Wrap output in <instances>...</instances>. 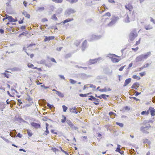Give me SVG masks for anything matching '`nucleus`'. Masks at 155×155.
Segmentation results:
<instances>
[{
  "label": "nucleus",
  "instance_id": "79ce46f5",
  "mask_svg": "<svg viewBox=\"0 0 155 155\" xmlns=\"http://www.w3.org/2000/svg\"><path fill=\"white\" fill-rule=\"evenodd\" d=\"M52 1L56 3H61L63 0H52Z\"/></svg>",
  "mask_w": 155,
  "mask_h": 155
},
{
  "label": "nucleus",
  "instance_id": "c9c22d12",
  "mask_svg": "<svg viewBox=\"0 0 155 155\" xmlns=\"http://www.w3.org/2000/svg\"><path fill=\"white\" fill-rule=\"evenodd\" d=\"M149 114V110H147V111H143L141 113V114L142 115L146 114L147 115Z\"/></svg>",
  "mask_w": 155,
  "mask_h": 155
},
{
  "label": "nucleus",
  "instance_id": "49530a36",
  "mask_svg": "<svg viewBox=\"0 0 155 155\" xmlns=\"http://www.w3.org/2000/svg\"><path fill=\"white\" fill-rule=\"evenodd\" d=\"M62 117H64V119H62L61 120V122L62 123H64L65 122V121L66 120V117H65V116L63 115Z\"/></svg>",
  "mask_w": 155,
  "mask_h": 155
},
{
  "label": "nucleus",
  "instance_id": "2eb2a0df",
  "mask_svg": "<svg viewBox=\"0 0 155 155\" xmlns=\"http://www.w3.org/2000/svg\"><path fill=\"white\" fill-rule=\"evenodd\" d=\"M140 84L138 82H135L131 86V88L137 89L139 86Z\"/></svg>",
  "mask_w": 155,
  "mask_h": 155
},
{
  "label": "nucleus",
  "instance_id": "0eeeda50",
  "mask_svg": "<svg viewBox=\"0 0 155 155\" xmlns=\"http://www.w3.org/2000/svg\"><path fill=\"white\" fill-rule=\"evenodd\" d=\"M102 59L101 58H96L93 59H90L88 61V64H93Z\"/></svg>",
  "mask_w": 155,
  "mask_h": 155
},
{
  "label": "nucleus",
  "instance_id": "f03ea898",
  "mask_svg": "<svg viewBox=\"0 0 155 155\" xmlns=\"http://www.w3.org/2000/svg\"><path fill=\"white\" fill-rule=\"evenodd\" d=\"M125 18L124 19V21L126 23H128L130 21L134 20V17L133 16V14L130 13L129 15L126 14L124 15Z\"/></svg>",
  "mask_w": 155,
  "mask_h": 155
},
{
  "label": "nucleus",
  "instance_id": "58836bf2",
  "mask_svg": "<svg viewBox=\"0 0 155 155\" xmlns=\"http://www.w3.org/2000/svg\"><path fill=\"white\" fill-rule=\"evenodd\" d=\"M70 83L72 84H74L77 82L76 81H74V80L71 79H70Z\"/></svg>",
  "mask_w": 155,
  "mask_h": 155
},
{
  "label": "nucleus",
  "instance_id": "6e6d98bb",
  "mask_svg": "<svg viewBox=\"0 0 155 155\" xmlns=\"http://www.w3.org/2000/svg\"><path fill=\"white\" fill-rule=\"evenodd\" d=\"M41 87H44L45 89H47L49 88V87L45 86L44 85H41Z\"/></svg>",
  "mask_w": 155,
  "mask_h": 155
},
{
  "label": "nucleus",
  "instance_id": "4d7b16f0",
  "mask_svg": "<svg viewBox=\"0 0 155 155\" xmlns=\"http://www.w3.org/2000/svg\"><path fill=\"white\" fill-rule=\"evenodd\" d=\"M126 66V65H124L123 66L121 67L119 69V71H122L123 70V69Z\"/></svg>",
  "mask_w": 155,
  "mask_h": 155
},
{
  "label": "nucleus",
  "instance_id": "bf43d9fd",
  "mask_svg": "<svg viewBox=\"0 0 155 155\" xmlns=\"http://www.w3.org/2000/svg\"><path fill=\"white\" fill-rule=\"evenodd\" d=\"M50 60L51 61H52L53 62H54V63H57V62H56V61H55V59L54 58H50Z\"/></svg>",
  "mask_w": 155,
  "mask_h": 155
},
{
  "label": "nucleus",
  "instance_id": "5701e85b",
  "mask_svg": "<svg viewBox=\"0 0 155 155\" xmlns=\"http://www.w3.org/2000/svg\"><path fill=\"white\" fill-rule=\"evenodd\" d=\"M56 94L60 97H63L64 96V94L59 91H57V93Z\"/></svg>",
  "mask_w": 155,
  "mask_h": 155
},
{
  "label": "nucleus",
  "instance_id": "423d86ee",
  "mask_svg": "<svg viewBox=\"0 0 155 155\" xmlns=\"http://www.w3.org/2000/svg\"><path fill=\"white\" fill-rule=\"evenodd\" d=\"M151 127V126L149 124L147 125H145L142 126L141 127V130L145 133H148V132H147V130L149 129V128Z\"/></svg>",
  "mask_w": 155,
  "mask_h": 155
},
{
  "label": "nucleus",
  "instance_id": "de8ad7c7",
  "mask_svg": "<svg viewBox=\"0 0 155 155\" xmlns=\"http://www.w3.org/2000/svg\"><path fill=\"white\" fill-rule=\"evenodd\" d=\"M116 124L119 126L121 127H123V124L122 123L116 122Z\"/></svg>",
  "mask_w": 155,
  "mask_h": 155
},
{
  "label": "nucleus",
  "instance_id": "f704fd0d",
  "mask_svg": "<svg viewBox=\"0 0 155 155\" xmlns=\"http://www.w3.org/2000/svg\"><path fill=\"white\" fill-rule=\"evenodd\" d=\"M132 78L135 79H137L138 80L140 79V77L137 76L136 75H134L133 76Z\"/></svg>",
  "mask_w": 155,
  "mask_h": 155
},
{
  "label": "nucleus",
  "instance_id": "f8f14e48",
  "mask_svg": "<svg viewBox=\"0 0 155 155\" xmlns=\"http://www.w3.org/2000/svg\"><path fill=\"white\" fill-rule=\"evenodd\" d=\"M144 28L146 30H149L153 29V27L151 25L149 24H146L144 25Z\"/></svg>",
  "mask_w": 155,
  "mask_h": 155
},
{
  "label": "nucleus",
  "instance_id": "6e6552de",
  "mask_svg": "<svg viewBox=\"0 0 155 155\" xmlns=\"http://www.w3.org/2000/svg\"><path fill=\"white\" fill-rule=\"evenodd\" d=\"M101 37V36L96 35H92L90 36L89 40L90 41H92L94 40H97L100 39Z\"/></svg>",
  "mask_w": 155,
  "mask_h": 155
},
{
  "label": "nucleus",
  "instance_id": "412c9836",
  "mask_svg": "<svg viewBox=\"0 0 155 155\" xmlns=\"http://www.w3.org/2000/svg\"><path fill=\"white\" fill-rule=\"evenodd\" d=\"M94 102V103L96 105H98L99 104V102H100V101L99 99H97L95 98V99H94V100H93Z\"/></svg>",
  "mask_w": 155,
  "mask_h": 155
},
{
  "label": "nucleus",
  "instance_id": "ddd939ff",
  "mask_svg": "<svg viewBox=\"0 0 155 155\" xmlns=\"http://www.w3.org/2000/svg\"><path fill=\"white\" fill-rule=\"evenodd\" d=\"M45 38L44 40L45 41H49L51 40H53L54 39V37L53 36H50L47 37L46 36H45Z\"/></svg>",
  "mask_w": 155,
  "mask_h": 155
},
{
  "label": "nucleus",
  "instance_id": "72a5a7b5",
  "mask_svg": "<svg viewBox=\"0 0 155 155\" xmlns=\"http://www.w3.org/2000/svg\"><path fill=\"white\" fill-rule=\"evenodd\" d=\"M51 19H52L54 20L55 21H57L58 20V18L56 16V15L55 14H54L51 17Z\"/></svg>",
  "mask_w": 155,
  "mask_h": 155
},
{
  "label": "nucleus",
  "instance_id": "39448f33",
  "mask_svg": "<svg viewBox=\"0 0 155 155\" xmlns=\"http://www.w3.org/2000/svg\"><path fill=\"white\" fill-rule=\"evenodd\" d=\"M75 11L74 9L71 8H69L67 9L66 10L65 12V15H66L67 17H68L71 14L75 13Z\"/></svg>",
  "mask_w": 155,
  "mask_h": 155
},
{
  "label": "nucleus",
  "instance_id": "e2e57ef3",
  "mask_svg": "<svg viewBox=\"0 0 155 155\" xmlns=\"http://www.w3.org/2000/svg\"><path fill=\"white\" fill-rule=\"evenodd\" d=\"M150 21L155 24V20L154 19L151 17L150 18Z\"/></svg>",
  "mask_w": 155,
  "mask_h": 155
},
{
  "label": "nucleus",
  "instance_id": "f3484780",
  "mask_svg": "<svg viewBox=\"0 0 155 155\" xmlns=\"http://www.w3.org/2000/svg\"><path fill=\"white\" fill-rule=\"evenodd\" d=\"M95 96L96 97H97L100 98H103L105 100H106L107 99V98L106 97H108L109 96L108 95H107L105 94H101L100 96H97V95L96 94L95 95Z\"/></svg>",
  "mask_w": 155,
  "mask_h": 155
},
{
  "label": "nucleus",
  "instance_id": "13d9d810",
  "mask_svg": "<svg viewBox=\"0 0 155 155\" xmlns=\"http://www.w3.org/2000/svg\"><path fill=\"white\" fill-rule=\"evenodd\" d=\"M89 85H90V87L91 88H92L94 89H95L96 87V86L95 85H94L92 84H89Z\"/></svg>",
  "mask_w": 155,
  "mask_h": 155
},
{
  "label": "nucleus",
  "instance_id": "4c0bfd02",
  "mask_svg": "<svg viewBox=\"0 0 155 155\" xmlns=\"http://www.w3.org/2000/svg\"><path fill=\"white\" fill-rule=\"evenodd\" d=\"M90 98H88V100L91 101L94 100V99H95V97L92 95L89 96Z\"/></svg>",
  "mask_w": 155,
  "mask_h": 155
},
{
  "label": "nucleus",
  "instance_id": "f257e3e1",
  "mask_svg": "<svg viewBox=\"0 0 155 155\" xmlns=\"http://www.w3.org/2000/svg\"><path fill=\"white\" fill-rule=\"evenodd\" d=\"M150 52H148L145 54L140 55L137 56L136 58V62L140 61L143 60L144 59H147L149 56L150 55Z\"/></svg>",
  "mask_w": 155,
  "mask_h": 155
},
{
  "label": "nucleus",
  "instance_id": "774afa93",
  "mask_svg": "<svg viewBox=\"0 0 155 155\" xmlns=\"http://www.w3.org/2000/svg\"><path fill=\"white\" fill-rule=\"evenodd\" d=\"M109 20V18H105V21H104V23L106 24L107 23V22H108Z\"/></svg>",
  "mask_w": 155,
  "mask_h": 155
},
{
  "label": "nucleus",
  "instance_id": "a18cd8bd",
  "mask_svg": "<svg viewBox=\"0 0 155 155\" xmlns=\"http://www.w3.org/2000/svg\"><path fill=\"white\" fill-rule=\"evenodd\" d=\"M59 148L63 152V153H64L66 155H68V152H67L66 151H65L63 150L62 148L61 147H59Z\"/></svg>",
  "mask_w": 155,
  "mask_h": 155
},
{
  "label": "nucleus",
  "instance_id": "20e7f679",
  "mask_svg": "<svg viewBox=\"0 0 155 155\" xmlns=\"http://www.w3.org/2000/svg\"><path fill=\"white\" fill-rule=\"evenodd\" d=\"M136 29H133L130 32L129 35V38L131 41H133L138 35Z\"/></svg>",
  "mask_w": 155,
  "mask_h": 155
},
{
  "label": "nucleus",
  "instance_id": "603ef678",
  "mask_svg": "<svg viewBox=\"0 0 155 155\" xmlns=\"http://www.w3.org/2000/svg\"><path fill=\"white\" fill-rule=\"evenodd\" d=\"M2 74L4 75L5 77H6L8 78H9L8 74L6 73H4Z\"/></svg>",
  "mask_w": 155,
  "mask_h": 155
},
{
  "label": "nucleus",
  "instance_id": "69168bd1",
  "mask_svg": "<svg viewBox=\"0 0 155 155\" xmlns=\"http://www.w3.org/2000/svg\"><path fill=\"white\" fill-rule=\"evenodd\" d=\"M23 3L24 5L25 6V7H27V2L26 1H24L23 2Z\"/></svg>",
  "mask_w": 155,
  "mask_h": 155
},
{
  "label": "nucleus",
  "instance_id": "37998d69",
  "mask_svg": "<svg viewBox=\"0 0 155 155\" xmlns=\"http://www.w3.org/2000/svg\"><path fill=\"white\" fill-rule=\"evenodd\" d=\"M99 91L100 92H106L107 91V89L105 87L103 89H101L99 90Z\"/></svg>",
  "mask_w": 155,
  "mask_h": 155
},
{
  "label": "nucleus",
  "instance_id": "dca6fc26",
  "mask_svg": "<svg viewBox=\"0 0 155 155\" xmlns=\"http://www.w3.org/2000/svg\"><path fill=\"white\" fill-rule=\"evenodd\" d=\"M131 79L130 78L126 79L125 81V82L123 86L124 87L126 86L128 84H129L131 82Z\"/></svg>",
  "mask_w": 155,
  "mask_h": 155
},
{
  "label": "nucleus",
  "instance_id": "1a4fd4ad",
  "mask_svg": "<svg viewBox=\"0 0 155 155\" xmlns=\"http://www.w3.org/2000/svg\"><path fill=\"white\" fill-rule=\"evenodd\" d=\"M125 8L126 9L128 10L130 12H131L133 9V7L132 4L130 3H129L125 5Z\"/></svg>",
  "mask_w": 155,
  "mask_h": 155
},
{
  "label": "nucleus",
  "instance_id": "aec40b11",
  "mask_svg": "<svg viewBox=\"0 0 155 155\" xmlns=\"http://www.w3.org/2000/svg\"><path fill=\"white\" fill-rule=\"evenodd\" d=\"M73 20L74 19L73 18H68L61 22V23L63 24H64L65 23L71 21Z\"/></svg>",
  "mask_w": 155,
  "mask_h": 155
},
{
  "label": "nucleus",
  "instance_id": "5fc2aeb1",
  "mask_svg": "<svg viewBox=\"0 0 155 155\" xmlns=\"http://www.w3.org/2000/svg\"><path fill=\"white\" fill-rule=\"evenodd\" d=\"M140 38L138 40V41H137L136 42L135 45H138L140 43Z\"/></svg>",
  "mask_w": 155,
  "mask_h": 155
},
{
  "label": "nucleus",
  "instance_id": "a878e982",
  "mask_svg": "<svg viewBox=\"0 0 155 155\" xmlns=\"http://www.w3.org/2000/svg\"><path fill=\"white\" fill-rule=\"evenodd\" d=\"M45 8L44 7H38L37 11L41 12V11H44L45 10Z\"/></svg>",
  "mask_w": 155,
  "mask_h": 155
},
{
  "label": "nucleus",
  "instance_id": "473e14b6",
  "mask_svg": "<svg viewBox=\"0 0 155 155\" xmlns=\"http://www.w3.org/2000/svg\"><path fill=\"white\" fill-rule=\"evenodd\" d=\"M80 42L79 40H76L74 43V45L77 46L78 47L80 44Z\"/></svg>",
  "mask_w": 155,
  "mask_h": 155
},
{
  "label": "nucleus",
  "instance_id": "0e129e2a",
  "mask_svg": "<svg viewBox=\"0 0 155 155\" xmlns=\"http://www.w3.org/2000/svg\"><path fill=\"white\" fill-rule=\"evenodd\" d=\"M27 133L28 134V136L29 137H31L32 135V133L30 132L29 131H28Z\"/></svg>",
  "mask_w": 155,
  "mask_h": 155
},
{
  "label": "nucleus",
  "instance_id": "680f3d73",
  "mask_svg": "<svg viewBox=\"0 0 155 155\" xmlns=\"http://www.w3.org/2000/svg\"><path fill=\"white\" fill-rule=\"evenodd\" d=\"M140 94H141L140 92L139 93V92H138L137 91H135V96H137L138 95H139Z\"/></svg>",
  "mask_w": 155,
  "mask_h": 155
},
{
  "label": "nucleus",
  "instance_id": "2f4dec72",
  "mask_svg": "<svg viewBox=\"0 0 155 155\" xmlns=\"http://www.w3.org/2000/svg\"><path fill=\"white\" fill-rule=\"evenodd\" d=\"M26 99L30 102H31L32 100V99L28 95H27V97H26Z\"/></svg>",
  "mask_w": 155,
  "mask_h": 155
},
{
  "label": "nucleus",
  "instance_id": "bb28decb",
  "mask_svg": "<svg viewBox=\"0 0 155 155\" xmlns=\"http://www.w3.org/2000/svg\"><path fill=\"white\" fill-rule=\"evenodd\" d=\"M22 13L27 18H30V15L28 14L27 12H23Z\"/></svg>",
  "mask_w": 155,
  "mask_h": 155
},
{
  "label": "nucleus",
  "instance_id": "c03bdc74",
  "mask_svg": "<svg viewBox=\"0 0 155 155\" xmlns=\"http://www.w3.org/2000/svg\"><path fill=\"white\" fill-rule=\"evenodd\" d=\"M143 143H144L149 144L150 143V141L147 139H145L143 140Z\"/></svg>",
  "mask_w": 155,
  "mask_h": 155
},
{
  "label": "nucleus",
  "instance_id": "338daca9",
  "mask_svg": "<svg viewBox=\"0 0 155 155\" xmlns=\"http://www.w3.org/2000/svg\"><path fill=\"white\" fill-rule=\"evenodd\" d=\"M132 50L134 51L135 52H136L138 50V47H137L136 48H132Z\"/></svg>",
  "mask_w": 155,
  "mask_h": 155
},
{
  "label": "nucleus",
  "instance_id": "c756f323",
  "mask_svg": "<svg viewBox=\"0 0 155 155\" xmlns=\"http://www.w3.org/2000/svg\"><path fill=\"white\" fill-rule=\"evenodd\" d=\"M91 94V93H89L87 94H79V96L81 97H86L87 95H88L89 94Z\"/></svg>",
  "mask_w": 155,
  "mask_h": 155
},
{
  "label": "nucleus",
  "instance_id": "9d476101",
  "mask_svg": "<svg viewBox=\"0 0 155 155\" xmlns=\"http://www.w3.org/2000/svg\"><path fill=\"white\" fill-rule=\"evenodd\" d=\"M31 125L33 127L35 128H40L41 125L39 124H38L35 122H32L31 123Z\"/></svg>",
  "mask_w": 155,
  "mask_h": 155
},
{
  "label": "nucleus",
  "instance_id": "e433bc0d",
  "mask_svg": "<svg viewBox=\"0 0 155 155\" xmlns=\"http://www.w3.org/2000/svg\"><path fill=\"white\" fill-rule=\"evenodd\" d=\"M78 0H71L69 2L71 4H73L77 2Z\"/></svg>",
  "mask_w": 155,
  "mask_h": 155
},
{
  "label": "nucleus",
  "instance_id": "9b49d317",
  "mask_svg": "<svg viewBox=\"0 0 155 155\" xmlns=\"http://www.w3.org/2000/svg\"><path fill=\"white\" fill-rule=\"evenodd\" d=\"M7 15V19H8L9 22H15L17 21V19H15L12 18V17L11 16H8Z\"/></svg>",
  "mask_w": 155,
  "mask_h": 155
},
{
  "label": "nucleus",
  "instance_id": "6ab92c4d",
  "mask_svg": "<svg viewBox=\"0 0 155 155\" xmlns=\"http://www.w3.org/2000/svg\"><path fill=\"white\" fill-rule=\"evenodd\" d=\"M87 41L86 40H85L83 43L82 47V51H84L85 49L87 47Z\"/></svg>",
  "mask_w": 155,
  "mask_h": 155
},
{
  "label": "nucleus",
  "instance_id": "a211bd4d",
  "mask_svg": "<svg viewBox=\"0 0 155 155\" xmlns=\"http://www.w3.org/2000/svg\"><path fill=\"white\" fill-rule=\"evenodd\" d=\"M113 56H112V58L111 60L113 62H117L120 60L118 59H117V58H113V56L117 57H119V56H117L115 54L114 55L113 54Z\"/></svg>",
  "mask_w": 155,
  "mask_h": 155
},
{
  "label": "nucleus",
  "instance_id": "393cba45",
  "mask_svg": "<svg viewBox=\"0 0 155 155\" xmlns=\"http://www.w3.org/2000/svg\"><path fill=\"white\" fill-rule=\"evenodd\" d=\"M81 76L83 79H86L91 77V76L85 74L83 73L81 74Z\"/></svg>",
  "mask_w": 155,
  "mask_h": 155
},
{
  "label": "nucleus",
  "instance_id": "7ed1b4c3",
  "mask_svg": "<svg viewBox=\"0 0 155 155\" xmlns=\"http://www.w3.org/2000/svg\"><path fill=\"white\" fill-rule=\"evenodd\" d=\"M119 19V18L118 16H113L111 21L108 23L107 24V25L108 27H111L114 25Z\"/></svg>",
  "mask_w": 155,
  "mask_h": 155
},
{
  "label": "nucleus",
  "instance_id": "a19ab883",
  "mask_svg": "<svg viewBox=\"0 0 155 155\" xmlns=\"http://www.w3.org/2000/svg\"><path fill=\"white\" fill-rule=\"evenodd\" d=\"M66 122L70 126H72V124H73L70 120H67Z\"/></svg>",
  "mask_w": 155,
  "mask_h": 155
},
{
  "label": "nucleus",
  "instance_id": "09e8293b",
  "mask_svg": "<svg viewBox=\"0 0 155 155\" xmlns=\"http://www.w3.org/2000/svg\"><path fill=\"white\" fill-rule=\"evenodd\" d=\"M139 74L141 76H143L145 75L146 74L145 72H140L139 73Z\"/></svg>",
  "mask_w": 155,
  "mask_h": 155
},
{
  "label": "nucleus",
  "instance_id": "4468645a",
  "mask_svg": "<svg viewBox=\"0 0 155 155\" xmlns=\"http://www.w3.org/2000/svg\"><path fill=\"white\" fill-rule=\"evenodd\" d=\"M149 110L150 111L151 115L152 116H153L155 115V109H154L153 107H150Z\"/></svg>",
  "mask_w": 155,
  "mask_h": 155
},
{
  "label": "nucleus",
  "instance_id": "864d4df0",
  "mask_svg": "<svg viewBox=\"0 0 155 155\" xmlns=\"http://www.w3.org/2000/svg\"><path fill=\"white\" fill-rule=\"evenodd\" d=\"M16 104V102L15 101H12L10 102V104L12 105H15Z\"/></svg>",
  "mask_w": 155,
  "mask_h": 155
},
{
  "label": "nucleus",
  "instance_id": "052dcab7",
  "mask_svg": "<svg viewBox=\"0 0 155 155\" xmlns=\"http://www.w3.org/2000/svg\"><path fill=\"white\" fill-rule=\"evenodd\" d=\"M149 63H147L145 64H144L143 66V68H147L149 66Z\"/></svg>",
  "mask_w": 155,
  "mask_h": 155
},
{
  "label": "nucleus",
  "instance_id": "3c124183",
  "mask_svg": "<svg viewBox=\"0 0 155 155\" xmlns=\"http://www.w3.org/2000/svg\"><path fill=\"white\" fill-rule=\"evenodd\" d=\"M104 16H107L108 17H110V16H111V14H110V13L109 12H107V13H106L104 15Z\"/></svg>",
  "mask_w": 155,
  "mask_h": 155
},
{
  "label": "nucleus",
  "instance_id": "8fccbe9b",
  "mask_svg": "<svg viewBox=\"0 0 155 155\" xmlns=\"http://www.w3.org/2000/svg\"><path fill=\"white\" fill-rule=\"evenodd\" d=\"M62 8H60L57 11V12L58 14H60L62 12Z\"/></svg>",
  "mask_w": 155,
  "mask_h": 155
},
{
  "label": "nucleus",
  "instance_id": "ea45409f",
  "mask_svg": "<svg viewBox=\"0 0 155 155\" xmlns=\"http://www.w3.org/2000/svg\"><path fill=\"white\" fill-rule=\"evenodd\" d=\"M64 112H66L68 109V108L65 105H63L62 106Z\"/></svg>",
  "mask_w": 155,
  "mask_h": 155
},
{
  "label": "nucleus",
  "instance_id": "4be33fe9",
  "mask_svg": "<svg viewBox=\"0 0 155 155\" xmlns=\"http://www.w3.org/2000/svg\"><path fill=\"white\" fill-rule=\"evenodd\" d=\"M5 105L3 103H0V110L1 111H3V109L5 107Z\"/></svg>",
  "mask_w": 155,
  "mask_h": 155
},
{
  "label": "nucleus",
  "instance_id": "b1692460",
  "mask_svg": "<svg viewBox=\"0 0 155 155\" xmlns=\"http://www.w3.org/2000/svg\"><path fill=\"white\" fill-rule=\"evenodd\" d=\"M109 114L110 116V117L112 118H114L115 117V115H116V114L113 112H110L109 113Z\"/></svg>",
  "mask_w": 155,
  "mask_h": 155
},
{
  "label": "nucleus",
  "instance_id": "c85d7f7f",
  "mask_svg": "<svg viewBox=\"0 0 155 155\" xmlns=\"http://www.w3.org/2000/svg\"><path fill=\"white\" fill-rule=\"evenodd\" d=\"M39 63L41 64H45L46 66L47 65L46 64V61L44 59H42L39 62Z\"/></svg>",
  "mask_w": 155,
  "mask_h": 155
},
{
  "label": "nucleus",
  "instance_id": "cd10ccee",
  "mask_svg": "<svg viewBox=\"0 0 155 155\" xmlns=\"http://www.w3.org/2000/svg\"><path fill=\"white\" fill-rule=\"evenodd\" d=\"M28 68H32V69H35L37 68V67H33L34 66L32 64H28Z\"/></svg>",
  "mask_w": 155,
  "mask_h": 155
},
{
  "label": "nucleus",
  "instance_id": "7c9ffc66",
  "mask_svg": "<svg viewBox=\"0 0 155 155\" xmlns=\"http://www.w3.org/2000/svg\"><path fill=\"white\" fill-rule=\"evenodd\" d=\"M72 130H77L78 129V128L77 127L74 126L73 124H72V126H70Z\"/></svg>",
  "mask_w": 155,
  "mask_h": 155
}]
</instances>
